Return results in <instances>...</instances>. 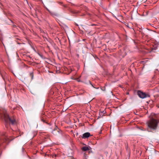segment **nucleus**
I'll use <instances>...</instances> for the list:
<instances>
[{"label": "nucleus", "mask_w": 159, "mask_h": 159, "mask_svg": "<svg viewBox=\"0 0 159 159\" xmlns=\"http://www.w3.org/2000/svg\"><path fill=\"white\" fill-rule=\"evenodd\" d=\"M151 115L152 117L147 122V124L148 127L150 129L155 130L157 128L159 121L155 118H157V115L156 114L152 113Z\"/></svg>", "instance_id": "nucleus-1"}, {"label": "nucleus", "mask_w": 159, "mask_h": 159, "mask_svg": "<svg viewBox=\"0 0 159 159\" xmlns=\"http://www.w3.org/2000/svg\"><path fill=\"white\" fill-rule=\"evenodd\" d=\"M0 116L2 117H3L6 123H10L12 125L16 124V120L14 118L10 117L5 109H0Z\"/></svg>", "instance_id": "nucleus-2"}, {"label": "nucleus", "mask_w": 159, "mask_h": 159, "mask_svg": "<svg viewBox=\"0 0 159 159\" xmlns=\"http://www.w3.org/2000/svg\"><path fill=\"white\" fill-rule=\"evenodd\" d=\"M137 93L139 96L142 98H144L150 97V96L148 94H146L145 93L141 91H138Z\"/></svg>", "instance_id": "nucleus-3"}, {"label": "nucleus", "mask_w": 159, "mask_h": 159, "mask_svg": "<svg viewBox=\"0 0 159 159\" xmlns=\"http://www.w3.org/2000/svg\"><path fill=\"white\" fill-rule=\"evenodd\" d=\"M1 139L2 141H3V142H9V139L5 133H3L2 134Z\"/></svg>", "instance_id": "nucleus-4"}, {"label": "nucleus", "mask_w": 159, "mask_h": 159, "mask_svg": "<svg viewBox=\"0 0 159 159\" xmlns=\"http://www.w3.org/2000/svg\"><path fill=\"white\" fill-rule=\"evenodd\" d=\"M91 136L90 133L89 132H87L84 133L82 136L83 139L88 138Z\"/></svg>", "instance_id": "nucleus-5"}, {"label": "nucleus", "mask_w": 159, "mask_h": 159, "mask_svg": "<svg viewBox=\"0 0 159 159\" xmlns=\"http://www.w3.org/2000/svg\"><path fill=\"white\" fill-rule=\"evenodd\" d=\"M82 149L83 151H86L88 150H89V147H88L84 146L82 148Z\"/></svg>", "instance_id": "nucleus-6"}, {"label": "nucleus", "mask_w": 159, "mask_h": 159, "mask_svg": "<svg viewBox=\"0 0 159 159\" xmlns=\"http://www.w3.org/2000/svg\"><path fill=\"white\" fill-rule=\"evenodd\" d=\"M41 120L43 121V122H45V120H44L43 119L41 118Z\"/></svg>", "instance_id": "nucleus-7"}, {"label": "nucleus", "mask_w": 159, "mask_h": 159, "mask_svg": "<svg viewBox=\"0 0 159 159\" xmlns=\"http://www.w3.org/2000/svg\"><path fill=\"white\" fill-rule=\"evenodd\" d=\"M102 90L104 91L105 90V88L104 87L103 88V89H102Z\"/></svg>", "instance_id": "nucleus-8"}, {"label": "nucleus", "mask_w": 159, "mask_h": 159, "mask_svg": "<svg viewBox=\"0 0 159 159\" xmlns=\"http://www.w3.org/2000/svg\"><path fill=\"white\" fill-rule=\"evenodd\" d=\"M95 25L93 24V25Z\"/></svg>", "instance_id": "nucleus-9"}, {"label": "nucleus", "mask_w": 159, "mask_h": 159, "mask_svg": "<svg viewBox=\"0 0 159 159\" xmlns=\"http://www.w3.org/2000/svg\"><path fill=\"white\" fill-rule=\"evenodd\" d=\"M78 81L79 82L80 81V80H78Z\"/></svg>", "instance_id": "nucleus-10"}, {"label": "nucleus", "mask_w": 159, "mask_h": 159, "mask_svg": "<svg viewBox=\"0 0 159 159\" xmlns=\"http://www.w3.org/2000/svg\"><path fill=\"white\" fill-rule=\"evenodd\" d=\"M158 120V121H159V119L158 120Z\"/></svg>", "instance_id": "nucleus-11"}]
</instances>
